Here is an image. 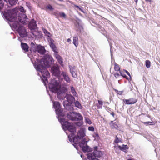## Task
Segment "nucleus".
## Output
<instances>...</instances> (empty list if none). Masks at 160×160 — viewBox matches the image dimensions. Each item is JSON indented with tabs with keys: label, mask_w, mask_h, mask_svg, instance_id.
I'll return each mask as SVG.
<instances>
[{
	"label": "nucleus",
	"mask_w": 160,
	"mask_h": 160,
	"mask_svg": "<svg viewBox=\"0 0 160 160\" xmlns=\"http://www.w3.org/2000/svg\"><path fill=\"white\" fill-rule=\"evenodd\" d=\"M20 8L16 7L11 10L8 9L1 12V13L5 19L9 22H13L12 25L9 23L11 28L16 31L18 37V40L20 41V14L18 11Z\"/></svg>",
	"instance_id": "f257e3e1"
},
{
	"label": "nucleus",
	"mask_w": 160,
	"mask_h": 160,
	"mask_svg": "<svg viewBox=\"0 0 160 160\" xmlns=\"http://www.w3.org/2000/svg\"><path fill=\"white\" fill-rule=\"evenodd\" d=\"M62 122V124L63 126V128L65 130H68L70 132H76V128L73 125L72 123L69 122L67 121H65L64 119H61Z\"/></svg>",
	"instance_id": "f03ea898"
},
{
	"label": "nucleus",
	"mask_w": 160,
	"mask_h": 160,
	"mask_svg": "<svg viewBox=\"0 0 160 160\" xmlns=\"http://www.w3.org/2000/svg\"><path fill=\"white\" fill-rule=\"evenodd\" d=\"M36 69L37 70L41 72L46 77L49 78L50 77V74L46 68L44 67L42 65L38 64L36 67Z\"/></svg>",
	"instance_id": "7ed1b4c3"
},
{
	"label": "nucleus",
	"mask_w": 160,
	"mask_h": 160,
	"mask_svg": "<svg viewBox=\"0 0 160 160\" xmlns=\"http://www.w3.org/2000/svg\"><path fill=\"white\" fill-rule=\"evenodd\" d=\"M21 12L23 13L21 15V23L23 25L27 24L28 22V19L25 14L26 11L24 10L23 7L21 6Z\"/></svg>",
	"instance_id": "20e7f679"
},
{
	"label": "nucleus",
	"mask_w": 160,
	"mask_h": 160,
	"mask_svg": "<svg viewBox=\"0 0 160 160\" xmlns=\"http://www.w3.org/2000/svg\"><path fill=\"white\" fill-rule=\"evenodd\" d=\"M77 116L74 117L72 115L71 112L68 113L67 114V118L72 121H78L81 120L82 119L83 117L79 113H76Z\"/></svg>",
	"instance_id": "39448f33"
},
{
	"label": "nucleus",
	"mask_w": 160,
	"mask_h": 160,
	"mask_svg": "<svg viewBox=\"0 0 160 160\" xmlns=\"http://www.w3.org/2000/svg\"><path fill=\"white\" fill-rule=\"evenodd\" d=\"M52 58H45L41 60V63L44 67H49L52 62Z\"/></svg>",
	"instance_id": "423d86ee"
},
{
	"label": "nucleus",
	"mask_w": 160,
	"mask_h": 160,
	"mask_svg": "<svg viewBox=\"0 0 160 160\" xmlns=\"http://www.w3.org/2000/svg\"><path fill=\"white\" fill-rule=\"evenodd\" d=\"M51 72L53 75L56 77L59 76L60 71L59 67L58 66H54L51 68Z\"/></svg>",
	"instance_id": "0eeeda50"
},
{
	"label": "nucleus",
	"mask_w": 160,
	"mask_h": 160,
	"mask_svg": "<svg viewBox=\"0 0 160 160\" xmlns=\"http://www.w3.org/2000/svg\"><path fill=\"white\" fill-rule=\"evenodd\" d=\"M28 27L31 30H34L36 29L37 25L36 21L34 19H32L28 24Z\"/></svg>",
	"instance_id": "6e6552de"
},
{
	"label": "nucleus",
	"mask_w": 160,
	"mask_h": 160,
	"mask_svg": "<svg viewBox=\"0 0 160 160\" xmlns=\"http://www.w3.org/2000/svg\"><path fill=\"white\" fill-rule=\"evenodd\" d=\"M123 101L126 104H133L137 102V100L134 98H130L128 99H123Z\"/></svg>",
	"instance_id": "1a4fd4ad"
},
{
	"label": "nucleus",
	"mask_w": 160,
	"mask_h": 160,
	"mask_svg": "<svg viewBox=\"0 0 160 160\" xmlns=\"http://www.w3.org/2000/svg\"><path fill=\"white\" fill-rule=\"evenodd\" d=\"M65 97L68 102L69 103H72L75 101V98L71 94H67Z\"/></svg>",
	"instance_id": "9d476101"
},
{
	"label": "nucleus",
	"mask_w": 160,
	"mask_h": 160,
	"mask_svg": "<svg viewBox=\"0 0 160 160\" xmlns=\"http://www.w3.org/2000/svg\"><path fill=\"white\" fill-rule=\"evenodd\" d=\"M85 135V131L82 128L80 129L77 134V136L80 139H82Z\"/></svg>",
	"instance_id": "9b49d317"
},
{
	"label": "nucleus",
	"mask_w": 160,
	"mask_h": 160,
	"mask_svg": "<svg viewBox=\"0 0 160 160\" xmlns=\"http://www.w3.org/2000/svg\"><path fill=\"white\" fill-rule=\"evenodd\" d=\"M50 88H51V91L54 93L57 92L58 90V86L57 83L55 84H51Z\"/></svg>",
	"instance_id": "f8f14e48"
},
{
	"label": "nucleus",
	"mask_w": 160,
	"mask_h": 160,
	"mask_svg": "<svg viewBox=\"0 0 160 160\" xmlns=\"http://www.w3.org/2000/svg\"><path fill=\"white\" fill-rule=\"evenodd\" d=\"M37 52L41 54H43L45 53V50L44 47L41 46L40 45L38 46L37 48Z\"/></svg>",
	"instance_id": "ddd939ff"
},
{
	"label": "nucleus",
	"mask_w": 160,
	"mask_h": 160,
	"mask_svg": "<svg viewBox=\"0 0 160 160\" xmlns=\"http://www.w3.org/2000/svg\"><path fill=\"white\" fill-rule=\"evenodd\" d=\"M27 35V33L25 28L21 26V37H26Z\"/></svg>",
	"instance_id": "4468645a"
},
{
	"label": "nucleus",
	"mask_w": 160,
	"mask_h": 160,
	"mask_svg": "<svg viewBox=\"0 0 160 160\" xmlns=\"http://www.w3.org/2000/svg\"><path fill=\"white\" fill-rule=\"evenodd\" d=\"M53 104L54 108L55 109V111L57 113L58 112H59L60 111V105L59 102H53Z\"/></svg>",
	"instance_id": "2eb2a0df"
},
{
	"label": "nucleus",
	"mask_w": 160,
	"mask_h": 160,
	"mask_svg": "<svg viewBox=\"0 0 160 160\" xmlns=\"http://www.w3.org/2000/svg\"><path fill=\"white\" fill-rule=\"evenodd\" d=\"M62 75L63 77L64 80L68 83H70L71 81L70 78H69L68 73L65 72H63Z\"/></svg>",
	"instance_id": "dca6fc26"
},
{
	"label": "nucleus",
	"mask_w": 160,
	"mask_h": 160,
	"mask_svg": "<svg viewBox=\"0 0 160 160\" xmlns=\"http://www.w3.org/2000/svg\"><path fill=\"white\" fill-rule=\"evenodd\" d=\"M70 72L73 78H76L77 77V70L74 67L70 68Z\"/></svg>",
	"instance_id": "f3484780"
},
{
	"label": "nucleus",
	"mask_w": 160,
	"mask_h": 160,
	"mask_svg": "<svg viewBox=\"0 0 160 160\" xmlns=\"http://www.w3.org/2000/svg\"><path fill=\"white\" fill-rule=\"evenodd\" d=\"M55 57L58 61V63L62 66H63L62 58L61 56L58 54L57 53L55 54Z\"/></svg>",
	"instance_id": "a211bd4d"
},
{
	"label": "nucleus",
	"mask_w": 160,
	"mask_h": 160,
	"mask_svg": "<svg viewBox=\"0 0 160 160\" xmlns=\"http://www.w3.org/2000/svg\"><path fill=\"white\" fill-rule=\"evenodd\" d=\"M21 46L22 48L25 52H28V51L29 47L27 44L22 42Z\"/></svg>",
	"instance_id": "6ab92c4d"
},
{
	"label": "nucleus",
	"mask_w": 160,
	"mask_h": 160,
	"mask_svg": "<svg viewBox=\"0 0 160 160\" xmlns=\"http://www.w3.org/2000/svg\"><path fill=\"white\" fill-rule=\"evenodd\" d=\"M93 156L95 157H100L102 154V153L101 151L98 150H94L92 153Z\"/></svg>",
	"instance_id": "aec40b11"
},
{
	"label": "nucleus",
	"mask_w": 160,
	"mask_h": 160,
	"mask_svg": "<svg viewBox=\"0 0 160 160\" xmlns=\"http://www.w3.org/2000/svg\"><path fill=\"white\" fill-rule=\"evenodd\" d=\"M118 147L120 150L125 152H126L127 150L129 149V147L127 145H124L123 144L122 146L118 145Z\"/></svg>",
	"instance_id": "412c9836"
},
{
	"label": "nucleus",
	"mask_w": 160,
	"mask_h": 160,
	"mask_svg": "<svg viewBox=\"0 0 160 160\" xmlns=\"http://www.w3.org/2000/svg\"><path fill=\"white\" fill-rule=\"evenodd\" d=\"M38 45H35L33 43H31V44L30 51L31 52H37Z\"/></svg>",
	"instance_id": "4be33fe9"
},
{
	"label": "nucleus",
	"mask_w": 160,
	"mask_h": 160,
	"mask_svg": "<svg viewBox=\"0 0 160 160\" xmlns=\"http://www.w3.org/2000/svg\"><path fill=\"white\" fill-rule=\"evenodd\" d=\"M73 43L76 47H78V36H74L73 37Z\"/></svg>",
	"instance_id": "5701e85b"
},
{
	"label": "nucleus",
	"mask_w": 160,
	"mask_h": 160,
	"mask_svg": "<svg viewBox=\"0 0 160 160\" xmlns=\"http://www.w3.org/2000/svg\"><path fill=\"white\" fill-rule=\"evenodd\" d=\"M79 145L80 147L82 148L85 145L87 144V141L85 139L82 140L80 142H78Z\"/></svg>",
	"instance_id": "b1692460"
},
{
	"label": "nucleus",
	"mask_w": 160,
	"mask_h": 160,
	"mask_svg": "<svg viewBox=\"0 0 160 160\" xmlns=\"http://www.w3.org/2000/svg\"><path fill=\"white\" fill-rule=\"evenodd\" d=\"M87 158L89 160H99V159L97 158L96 157H94L92 153H89L87 154Z\"/></svg>",
	"instance_id": "393cba45"
},
{
	"label": "nucleus",
	"mask_w": 160,
	"mask_h": 160,
	"mask_svg": "<svg viewBox=\"0 0 160 160\" xmlns=\"http://www.w3.org/2000/svg\"><path fill=\"white\" fill-rule=\"evenodd\" d=\"M71 91L74 97L78 96V94L74 88L73 86H71L70 87Z\"/></svg>",
	"instance_id": "a878e982"
},
{
	"label": "nucleus",
	"mask_w": 160,
	"mask_h": 160,
	"mask_svg": "<svg viewBox=\"0 0 160 160\" xmlns=\"http://www.w3.org/2000/svg\"><path fill=\"white\" fill-rule=\"evenodd\" d=\"M98 104H97V107L98 109L102 108L103 102L100 100H98Z\"/></svg>",
	"instance_id": "bb28decb"
},
{
	"label": "nucleus",
	"mask_w": 160,
	"mask_h": 160,
	"mask_svg": "<svg viewBox=\"0 0 160 160\" xmlns=\"http://www.w3.org/2000/svg\"><path fill=\"white\" fill-rule=\"evenodd\" d=\"M73 141L75 144H78V141L80 139L78 136H75L73 137Z\"/></svg>",
	"instance_id": "cd10ccee"
},
{
	"label": "nucleus",
	"mask_w": 160,
	"mask_h": 160,
	"mask_svg": "<svg viewBox=\"0 0 160 160\" xmlns=\"http://www.w3.org/2000/svg\"><path fill=\"white\" fill-rule=\"evenodd\" d=\"M48 78L46 77L44 75H42V79L45 85H46V83H48V81L47 78Z\"/></svg>",
	"instance_id": "c85d7f7f"
},
{
	"label": "nucleus",
	"mask_w": 160,
	"mask_h": 160,
	"mask_svg": "<svg viewBox=\"0 0 160 160\" xmlns=\"http://www.w3.org/2000/svg\"><path fill=\"white\" fill-rule=\"evenodd\" d=\"M54 41H51L50 43V46L51 48L53 49V51H55L56 49V47L55 44L53 43Z\"/></svg>",
	"instance_id": "c756f323"
},
{
	"label": "nucleus",
	"mask_w": 160,
	"mask_h": 160,
	"mask_svg": "<svg viewBox=\"0 0 160 160\" xmlns=\"http://www.w3.org/2000/svg\"><path fill=\"white\" fill-rule=\"evenodd\" d=\"M18 0H8V2L10 5L13 6L16 4Z\"/></svg>",
	"instance_id": "7c9ffc66"
},
{
	"label": "nucleus",
	"mask_w": 160,
	"mask_h": 160,
	"mask_svg": "<svg viewBox=\"0 0 160 160\" xmlns=\"http://www.w3.org/2000/svg\"><path fill=\"white\" fill-rule=\"evenodd\" d=\"M3 1L7 2V0H0V11H1V10L3 8L4 6V3L3 2Z\"/></svg>",
	"instance_id": "2f4dec72"
},
{
	"label": "nucleus",
	"mask_w": 160,
	"mask_h": 160,
	"mask_svg": "<svg viewBox=\"0 0 160 160\" xmlns=\"http://www.w3.org/2000/svg\"><path fill=\"white\" fill-rule=\"evenodd\" d=\"M119 72L121 76H122L123 78H125L127 80H129V78L124 73L123 71H119Z\"/></svg>",
	"instance_id": "473e14b6"
},
{
	"label": "nucleus",
	"mask_w": 160,
	"mask_h": 160,
	"mask_svg": "<svg viewBox=\"0 0 160 160\" xmlns=\"http://www.w3.org/2000/svg\"><path fill=\"white\" fill-rule=\"evenodd\" d=\"M82 148V150L84 152H88L90 151L89 147L87 145H85Z\"/></svg>",
	"instance_id": "72a5a7b5"
},
{
	"label": "nucleus",
	"mask_w": 160,
	"mask_h": 160,
	"mask_svg": "<svg viewBox=\"0 0 160 160\" xmlns=\"http://www.w3.org/2000/svg\"><path fill=\"white\" fill-rule=\"evenodd\" d=\"M110 124L112 128H117L118 127L117 125L116 124L113 123V121H111Z\"/></svg>",
	"instance_id": "f704fd0d"
},
{
	"label": "nucleus",
	"mask_w": 160,
	"mask_h": 160,
	"mask_svg": "<svg viewBox=\"0 0 160 160\" xmlns=\"http://www.w3.org/2000/svg\"><path fill=\"white\" fill-rule=\"evenodd\" d=\"M75 106L79 108H82V105L78 101H76L75 102Z\"/></svg>",
	"instance_id": "c9c22d12"
},
{
	"label": "nucleus",
	"mask_w": 160,
	"mask_h": 160,
	"mask_svg": "<svg viewBox=\"0 0 160 160\" xmlns=\"http://www.w3.org/2000/svg\"><path fill=\"white\" fill-rule=\"evenodd\" d=\"M114 69L115 71H120V67L119 65L118 64L115 63L114 64Z\"/></svg>",
	"instance_id": "e433bc0d"
},
{
	"label": "nucleus",
	"mask_w": 160,
	"mask_h": 160,
	"mask_svg": "<svg viewBox=\"0 0 160 160\" xmlns=\"http://www.w3.org/2000/svg\"><path fill=\"white\" fill-rule=\"evenodd\" d=\"M146 66L147 68H149L151 66V62L149 60H147L145 61Z\"/></svg>",
	"instance_id": "4c0bfd02"
},
{
	"label": "nucleus",
	"mask_w": 160,
	"mask_h": 160,
	"mask_svg": "<svg viewBox=\"0 0 160 160\" xmlns=\"http://www.w3.org/2000/svg\"><path fill=\"white\" fill-rule=\"evenodd\" d=\"M43 32L44 34L48 36V37H50L49 36L50 34L47 30H46L45 29H43Z\"/></svg>",
	"instance_id": "58836bf2"
},
{
	"label": "nucleus",
	"mask_w": 160,
	"mask_h": 160,
	"mask_svg": "<svg viewBox=\"0 0 160 160\" xmlns=\"http://www.w3.org/2000/svg\"><path fill=\"white\" fill-rule=\"evenodd\" d=\"M113 89L114 90V91L115 92L118 94L122 95V93H123V91H118L117 89Z\"/></svg>",
	"instance_id": "ea45409f"
},
{
	"label": "nucleus",
	"mask_w": 160,
	"mask_h": 160,
	"mask_svg": "<svg viewBox=\"0 0 160 160\" xmlns=\"http://www.w3.org/2000/svg\"><path fill=\"white\" fill-rule=\"evenodd\" d=\"M59 15L60 17L63 18H66V15L65 13H64L63 12H61L59 13Z\"/></svg>",
	"instance_id": "a19ab883"
},
{
	"label": "nucleus",
	"mask_w": 160,
	"mask_h": 160,
	"mask_svg": "<svg viewBox=\"0 0 160 160\" xmlns=\"http://www.w3.org/2000/svg\"><path fill=\"white\" fill-rule=\"evenodd\" d=\"M88 130L90 131H94V128L93 126H90L88 128Z\"/></svg>",
	"instance_id": "79ce46f5"
},
{
	"label": "nucleus",
	"mask_w": 160,
	"mask_h": 160,
	"mask_svg": "<svg viewBox=\"0 0 160 160\" xmlns=\"http://www.w3.org/2000/svg\"><path fill=\"white\" fill-rule=\"evenodd\" d=\"M114 142L115 143H118L119 142V140L118 139V137L116 136V138H115V139L114 141Z\"/></svg>",
	"instance_id": "37998d69"
},
{
	"label": "nucleus",
	"mask_w": 160,
	"mask_h": 160,
	"mask_svg": "<svg viewBox=\"0 0 160 160\" xmlns=\"http://www.w3.org/2000/svg\"><path fill=\"white\" fill-rule=\"evenodd\" d=\"M47 8L50 10H52L53 9V8L52 6L50 4L47 6Z\"/></svg>",
	"instance_id": "c03bdc74"
},
{
	"label": "nucleus",
	"mask_w": 160,
	"mask_h": 160,
	"mask_svg": "<svg viewBox=\"0 0 160 160\" xmlns=\"http://www.w3.org/2000/svg\"><path fill=\"white\" fill-rule=\"evenodd\" d=\"M94 137L96 138H99V136L98 133H95L93 136Z\"/></svg>",
	"instance_id": "a18cd8bd"
},
{
	"label": "nucleus",
	"mask_w": 160,
	"mask_h": 160,
	"mask_svg": "<svg viewBox=\"0 0 160 160\" xmlns=\"http://www.w3.org/2000/svg\"><path fill=\"white\" fill-rule=\"evenodd\" d=\"M124 71L126 72V73L129 76V79L131 78V77L130 76V74L129 73V72L127 71L126 70H124Z\"/></svg>",
	"instance_id": "49530a36"
},
{
	"label": "nucleus",
	"mask_w": 160,
	"mask_h": 160,
	"mask_svg": "<svg viewBox=\"0 0 160 160\" xmlns=\"http://www.w3.org/2000/svg\"><path fill=\"white\" fill-rule=\"evenodd\" d=\"M114 76L116 77H118L120 76V74L118 72H116L114 74Z\"/></svg>",
	"instance_id": "de8ad7c7"
},
{
	"label": "nucleus",
	"mask_w": 160,
	"mask_h": 160,
	"mask_svg": "<svg viewBox=\"0 0 160 160\" xmlns=\"http://www.w3.org/2000/svg\"><path fill=\"white\" fill-rule=\"evenodd\" d=\"M152 122H143V123L144 124H150V125H151V124H150V123H151Z\"/></svg>",
	"instance_id": "09e8293b"
},
{
	"label": "nucleus",
	"mask_w": 160,
	"mask_h": 160,
	"mask_svg": "<svg viewBox=\"0 0 160 160\" xmlns=\"http://www.w3.org/2000/svg\"><path fill=\"white\" fill-rule=\"evenodd\" d=\"M111 114L112 115L113 117H114V113L113 112H112L111 113Z\"/></svg>",
	"instance_id": "8fccbe9b"
},
{
	"label": "nucleus",
	"mask_w": 160,
	"mask_h": 160,
	"mask_svg": "<svg viewBox=\"0 0 160 160\" xmlns=\"http://www.w3.org/2000/svg\"><path fill=\"white\" fill-rule=\"evenodd\" d=\"M70 135H69V136H68V138H69V141H70V142H72V139H71L70 138Z\"/></svg>",
	"instance_id": "3c124183"
},
{
	"label": "nucleus",
	"mask_w": 160,
	"mask_h": 160,
	"mask_svg": "<svg viewBox=\"0 0 160 160\" xmlns=\"http://www.w3.org/2000/svg\"><path fill=\"white\" fill-rule=\"evenodd\" d=\"M67 42H69L71 41V40L70 39L68 38L67 39Z\"/></svg>",
	"instance_id": "603ef678"
},
{
	"label": "nucleus",
	"mask_w": 160,
	"mask_h": 160,
	"mask_svg": "<svg viewBox=\"0 0 160 160\" xmlns=\"http://www.w3.org/2000/svg\"><path fill=\"white\" fill-rule=\"evenodd\" d=\"M146 1V2H152V0H145Z\"/></svg>",
	"instance_id": "864d4df0"
},
{
	"label": "nucleus",
	"mask_w": 160,
	"mask_h": 160,
	"mask_svg": "<svg viewBox=\"0 0 160 160\" xmlns=\"http://www.w3.org/2000/svg\"><path fill=\"white\" fill-rule=\"evenodd\" d=\"M94 150H97L98 147L97 146L95 147L94 148Z\"/></svg>",
	"instance_id": "5fc2aeb1"
},
{
	"label": "nucleus",
	"mask_w": 160,
	"mask_h": 160,
	"mask_svg": "<svg viewBox=\"0 0 160 160\" xmlns=\"http://www.w3.org/2000/svg\"><path fill=\"white\" fill-rule=\"evenodd\" d=\"M78 124H80L81 125H82V124L81 123V122H78L77 124V125H79Z\"/></svg>",
	"instance_id": "6e6d98bb"
},
{
	"label": "nucleus",
	"mask_w": 160,
	"mask_h": 160,
	"mask_svg": "<svg viewBox=\"0 0 160 160\" xmlns=\"http://www.w3.org/2000/svg\"><path fill=\"white\" fill-rule=\"evenodd\" d=\"M135 2H136V3H138V0H134Z\"/></svg>",
	"instance_id": "4d7b16f0"
},
{
	"label": "nucleus",
	"mask_w": 160,
	"mask_h": 160,
	"mask_svg": "<svg viewBox=\"0 0 160 160\" xmlns=\"http://www.w3.org/2000/svg\"><path fill=\"white\" fill-rule=\"evenodd\" d=\"M58 0L60 1H61V2H62L63 1V0Z\"/></svg>",
	"instance_id": "13d9d810"
},
{
	"label": "nucleus",
	"mask_w": 160,
	"mask_h": 160,
	"mask_svg": "<svg viewBox=\"0 0 160 160\" xmlns=\"http://www.w3.org/2000/svg\"><path fill=\"white\" fill-rule=\"evenodd\" d=\"M127 160H132L131 159H128Z\"/></svg>",
	"instance_id": "bf43d9fd"
},
{
	"label": "nucleus",
	"mask_w": 160,
	"mask_h": 160,
	"mask_svg": "<svg viewBox=\"0 0 160 160\" xmlns=\"http://www.w3.org/2000/svg\"><path fill=\"white\" fill-rule=\"evenodd\" d=\"M15 38H16V37L15 36L13 38V39H15Z\"/></svg>",
	"instance_id": "052dcab7"
},
{
	"label": "nucleus",
	"mask_w": 160,
	"mask_h": 160,
	"mask_svg": "<svg viewBox=\"0 0 160 160\" xmlns=\"http://www.w3.org/2000/svg\"><path fill=\"white\" fill-rule=\"evenodd\" d=\"M114 148H116V146H114Z\"/></svg>",
	"instance_id": "680f3d73"
}]
</instances>
